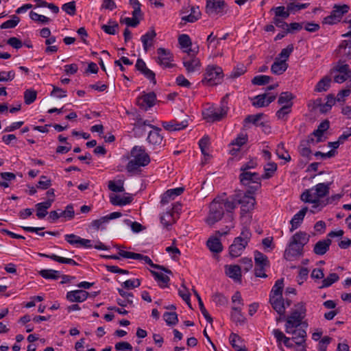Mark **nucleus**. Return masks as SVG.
<instances>
[{
	"label": "nucleus",
	"mask_w": 351,
	"mask_h": 351,
	"mask_svg": "<svg viewBox=\"0 0 351 351\" xmlns=\"http://www.w3.org/2000/svg\"><path fill=\"white\" fill-rule=\"evenodd\" d=\"M184 66L188 73H193L200 69L201 62L199 58L184 59Z\"/></svg>",
	"instance_id": "obj_30"
},
{
	"label": "nucleus",
	"mask_w": 351,
	"mask_h": 351,
	"mask_svg": "<svg viewBox=\"0 0 351 351\" xmlns=\"http://www.w3.org/2000/svg\"><path fill=\"white\" fill-rule=\"evenodd\" d=\"M231 227H226L224 231H216L215 235L211 236L206 242V245L208 249L213 253H219L223 250V245L220 241L219 237L227 234Z\"/></svg>",
	"instance_id": "obj_12"
},
{
	"label": "nucleus",
	"mask_w": 351,
	"mask_h": 351,
	"mask_svg": "<svg viewBox=\"0 0 351 351\" xmlns=\"http://www.w3.org/2000/svg\"><path fill=\"white\" fill-rule=\"evenodd\" d=\"M152 274L154 276L155 279L158 282V285L161 287H166L169 281V278L164 274L162 271H152Z\"/></svg>",
	"instance_id": "obj_44"
},
{
	"label": "nucleus",
	"mask_w": 351,
	"mask_h": 351,
	"mask_svg": "<svg viewBox=\"0 0 351 351\" xmlns=\"http://www.w3.org/2000/svg\"><path fill=\"white\" fill-rule=\"evenodd\" d=\"M312 145V143H308L307 141L306 142H302L300 147H299V152L300 154V155L304 157V158H306L307 159H311V145Z\"/></svg>",
	"instance_id": "obj_48"
},
{
	"label": "nucleus",
	"mask_w": 351,
	"mask_h": 351,
	"mask_svg": "<svg viewBox=\"0 0 351 351\" xmlns=\"http://www.w3.org/2000/svg\"><path fill=\"white\" fill-rule=\"evenodd\" d=\"M161 223L165 227H168L174 223V219L172 213L166 212L162 214L160 217Z\"/></svg>",
	"instance_id": "obj_61"
},
{
	"label": "nucleus",
	"mask_w": 351,
	"mask_h": 351,
	"mask_svg": "<svg viewBox=\"0 0 351 351\" xmlns=\"http://www.w3.org/2000/svg\"><path fill=\"white\" fill-rule=\"evenodd\" d=\"M330 73L333 75L334 82L338 84H342L351 77L349 65L341 61L334 64Z\"/></svg>",
	"instance_id": "obj_8"
},
{
	"label": "nucleus",
	"mask_w": 351,
	"mask_h": 351,
	"mask_svg": "<svg viewBox=\"0 0 351 351\" xmlns=\"http://www.w3.org/2000/svg\"><path fill=\"white\" fill-rule=\"evenodd\" d=\"M88 293L83 290H75L67 293L66 298L71 302H82L88 298Z\"/></svg>",
	"instance_id": "obj_27"
},
{
	"label": "nucleus",
	"mask_w": 351,
	"mask_h": 351,
	"mask_svg": "<svg viewBox=\"0 0 351 351\" xmlns=\"http://www.w3.org/2000/svg\"><path fill=\"white\" fill-rule=\"evenodd\" d=\"M254 261L256 267H269V265L267 256L258 251L254 252Z\"/></svg>",
	"instance_id": "obj_42"
},
{
	"label": "nucleus",
	"mask_w": 351,
	"mask_h": 351,
	"mask_svg": "<svg viewBox=\"0 0 351 351\" xmlns=\"http://www.w3.org/2000/svg\"><path fill=\"white\" fill-rule=\"evenodd\" d=\"M349 7L344 5H335L333 6L331 14L325 17L323 20V23L328 25H334L339 22L344 14L348 12Z\"/></svg>",
	"instance_id": "obj_13"
},
{
	"label": "nucleus",
	"mask_w": 351,
	"mask_h": 351,
	"mask_svg": "<svg viewBox=\"0 0 351 351\" xmlns=\"http://www.w3.org/2000/svg\"><path fill=\"white\" fill-rule=\"evenodd\" d=\"M227 108L223 106L209 105L202 112L203 118L207 122L219 121L226 117Z\"/></svg>",
	"instance_id": "obj_7"
},
{
	"label": "nucleus",
	"mask_w": 351,
	"mask_h": 351,
	"mask_svg": "<svg viewBox=\"0 0 351 351\" xmlns=\"http://www.w3.org/2000/svg\"><path fill=\"white\" fill-rule=\"evenodd\" d=\"M141 285V281L138 278L128 280L121 284L122 289H132L138 287Z\"/></svg>",
	"instance_id": "obj_58"
},
{
	"label": "nucleus",
	"mask_w": 351,
	"mask_h": 351,
	"mask_svg": "<svg viewBox=\"0 0 351 351\" xmlns=\"http://www.w3.org/2000/svg\"><path fill=\"white\" fill-rule=\"evenodd\" d=\"M141 17V13L134 14V12H132V18L126 17L124 19H121L120 22L121 23L126 24L128 26L134 27L138 25V23L140 22Z\"/></svg>",
	"instance_id": "obj_45"
},
{
	"label": "nucleus",
	"mask_w": 351,
	"mask_h": 351,
	"mask_svg": "<svg viewBox=\"0 0 351 351\" xmlns=\"http://www.w3.org/2000/svg\"><path fill=\"white\" fill-rule=\"evenodd\" d=\"M119 25L117 22L110 21L108 24L103 25L101 29L108 34L114 35L118 29Z\"/></svg>",
	"instance_id": "obj_52"
},
{
	"label": "nucleus",
	"mask_w": 351,
	"mask_h": 351,
	"mask_svg": "<svg viewBox=\"0 0 351 351\" xmlns=\"http://www.w3.org/2000/svg\"><path fill=\"white\" fill-rule=\"evenodd\" d=\"M276 99V95L264 93L253 98L252 105L256 108L267 106Z\"/></svg>",
	"instance_id": "obj_22"
},
{
	"label": "nucleus",
	"mask_w": 351,
	"mask_h": 351,
	"mask_svg": "<svg viewBox=\"0 0 351 351\" xmlns=\"http://www.w3.org/2000/svg\"><path fill=\"white\" fill-rule=\"evenodd\" d=\"M247 141V136L245 134H239L232 142L230 143L232 146H237V148H233L230 150L232 155L235 154L239 151L240 147L246 143Z\"/></svg>",
	"instance_id": "obj_40"
},
{
	"label": "nucleus",
	"mask_w": 351,
	"mask_h": 351,
	"mask_svg": "<svg viewBox=\"0 0 351 351\" xmlns=\"http://www.w3.org/2000/svg\"><path fill=\"white\" fill-rule=\"evenodd\" d=\"M153 130L150 131L148 134V142L154 145H159L162 142V136L160 134V130L156 127H152Z\"/></svg>",
	"instance_id": "obj_32"
},
{
	"label": "nucleus",
	"mask_w": 351,
	"mask_h": 351,
	"mask_svg": "<svg viewBox=\"0 0 351 351\" xmlns=\"http://www.w3.org/2000/svg\"><path fill=\"white\" fill-rule=\"evenodd\" d=\"M215 199H218L217 202L223 208V210L226 209L227 212L233 211L238 204L237 195L230 197H217Z\"/></svg>",
	"instance_id": "obj_21"
},
{
	"label": "nucleus",
	"mask_w": 351,
	"mask_h": 351,
	"mask_svg": "<svg viewBox=\"0 0 351 351\" xmlns=\"http://www.w3.org/2000/svg\"><path fill=\"white\" fill-rule=\"evenodd\" d=\"M288 68V64L281 60L275 59L274 62L271 66V72L275 75L282 74Z\"/></svg>",
	"instance_id": "obj_39"
},
{
	"label": "nucleus",
	"mask_w": 351,
	"mask_h": 351,
	"mask_svg": "<svg viewBox=\"0 0 351 351\" xmlns=\"http://www.w3.org/2000/svg\"><path fill=\"white\" fill-rule=\"evenodd\" d=\"M293 99V96L291 93L284 92L280 95L278 102L282 106H289V107L291 108L293 106V103L291 101Z\"/></svg>",
	"instance_id": "obj_43"
},
{
	"label": "nucleus",
	"mask_w": 351,
	"mask_h": 351,
	"mask_svg": "<svg viewBox=\"0 0 351 351\" xmlns=\"http://www.w3.org/2000/svg\"><path fill=\"white\" fill-rule=\"evenodd\" d=\"M332 82V78L330 76L326 75L323 77L315 85V91L321 93L325 92L328 90Z\"/></svg>",
	"instance_id": "obj_36"
},
{
	"label": "nucleus",
	"mask_w": 351,
	"mask_h": 351,
	"mask_svg": "<svg viewBox=\"0 0 351 351\" xmlns=\"http://www.w3.org/2000/svg\"><path fill=\"white\" fill-rule=\"evenodd\" d=\"M108 188L114 192H123L125 191L123 183L119 180L117 183L114 181L108 182Z\"/></svg>",
	"instance_id": "obj_62"
},
{
	"label": "nucleus",
	"mask_w": 351,
	"mask_h": 351,
	"mask_svg": "<svg viewBox=\"0 0 351 351\" xmlns=\"http://www.w3.org/2000/svg\"><path fill=\"white\" fill-rule=\"evenodd\" d=\"M276 154L279 158L283 159L286 162H289L291 160V156L288 152L285 149V145L282 143L278 144L277 146Z\"/></svg>",
	"instance_id": "obj_51"
},
{
	"label": "nucleus",
	"mask_w": 351,
	"mask_h": 351,
	"mask_svg": "<svg viewBox=\"0 0 351 351\" xmlns=\"http://www.w3.org/2000/svg\"><path fill=\"white\" fill-rule=\"evenodd\" d=\"M53 198L49 199L46 202L36 204V216L39 219H43L47 214V209L49 208L53 202Z\"/></svg>",
	"instance_id": "obj_31"
},
{
	"label": "nucleus",
	"mask_w": 351,
	"mask_h": 351,
	"mask_svg": "<svg viewBox=\"0 0 351 351\" xmlns=\"http://www.w3.org/2000/svg\"><path fill=\"white\" fill-rule=\"evenodd\" d=\"M308 211L307 207H304L299 212H298L293 218L291 219L290 223L291 225V228H290V231L293 232L294 230L297 229L302 222L304 220V216Z\"/></svg>",
	"instance_id": "obj_28"
},
{
	"label": "nucleus",
	"mask_w": 351,
	"mask_h": 351,
	"mask_svg": "<svg viewBox=\"0 0 351 351\" xmlns=\"http://www.w3.org/2000/svg\"><path fill=\"white\" fill-rule=\"evenodd\" d=\"M109 221L107 219V217H101L99 219L92 221L90 224V227L95 230L104 229L105 228V225Z\"/></svg>",
	"instance_id": "obj_50"
},
{
	"label": "nucleus",
	"mask_w": 351,
	"mask_h": 351,
	"mask_svg": "<svg viewBox=\"0 0 351 351\" xmlns=\"http://www.w3.org/2000/svg\"><path fill=\"white\" fill-rule=\"evenodd\" d=\"M163 317L168 325H175L178 321L177 314L174 312L165 313Z\"/></svg>",
	"instance_id": "obj_60"
},
{
	"label": "nucleus",
	"mask_w": 351,
	"mask_h": 351,
	"mask_svg": "<svg viewBox=\"0 0 351 351\" xmlns=\"http://www.w3.org/2000/svg\"><path fill=\"white\" fill-rule=\"evenodd\" d=\"M29 17L32 20L42 24H46L50 21V19L48 17L39 14L33 11L29 12Z\"/></svg>",
	"instance_id": "obj_57"
},
{
	"label": "nucleus",
	"mask_w": 351,
	"mask_h": 351,
	"mask_svg": "<svg viewBox=\"0 0 351 351\" xmlns=\"http://www.w3.org/2000/svg\"><path fill=\"white\" fill-rule=\"evenodd\" d=\"M37 97V92L32 89H27L24 93V101L27 105L33 103Z\"/></svg>",
	"instance_id": "obj_54"
},
{
	"label": "nucleus",
	"mask_w": 351,
	"mask_h": 351,
	"mask_svg": "<svg viewBox=\"0 0 351 351\" xmlns=\"http://www.w3.org/2000/svg\"><path fill=\"white\" fill-rule=\"evenodd\" d=\"M308 241V238L305 232H298L293 234L285 250V258L292 261L300 257L303 254V247Z\"/></svg>",
	"instance_id": "obj_2"
},
{
	"label": "nucleus",
	"mask_w": 351,
	"mask_h": 351,
	"mask_svg": "<svg viewBox=\"0 0 351 351\" xmlns=\"http://www.w3.org/2000/svg\"><path fill=\"white\" fill-rule=\"evenodd\" d=\"M271 79L272 78L268 75H256L252 80V83L254 85L263 86L269 84Z\"/></svg>",
	"instance_id": "obj_53"
},
{
	"label": "nucleus",
	"mask_w": 351,
	"mask_h": 351,
	"mask_svg": "<svg viewBox=\"0 0 351 351\" xmlns=\"http://www.w3.org/2000/svg\"><path fill=\"white\" fill-rule=\"evenodd\" d=\"M183 191H184V189L182 187H178V188L167 190L163 194L161 202L163 204L167 203L170 199H173L176 197L182 194Z\"/></svg>",
	"instance_id": "obj_37"
},
{
	"label": "nucleus",
	"mask_w": 351,
	"mask_h": 351,
	"mask_svg": "<svg viewBox=\"0 0 351 351\" xmlns=\"http://www.w3.org/2000/svg\"><path fill=\"white\" fill-rule=\"evenodd\" d=\"M224 0H206V12L210 16H221L226 13Z\"/></svg>",
	"instance_id": "obj_11"
},
{
	"label": "nucleus",
	"mask_w": 351,
	"mask_h": 351,
	"mask_svg": "<svg viewBox=\"0 0 351 351\" xmlns=\"http://www.w3.org/2000/svg\"><path fill=\"white\" fill-rule=\"evenodd\" d=\"M121 298H117V304L122 307H132L134 295L132 293L125 291L123 289H118Z\"/></svg>",
	"instance_id": "obj_24"
},
{
	"label": "nucleus",
	"mask_w": 351,
	"mask_h": 351,
	"mask_svg": "<svg viewBox=\"0 0 351 351\" xmlns=\"http://www.w3.org/2000/svg\"><path fill=\"white\" fill-rule=\"evenodd\" d=\"M39 274L46 279H57L59 277V271L53 269H43Z\"/></svg>",
	"instance_id": "obj_56"
},
{
	"label": "nucleus",
	"mask_w": 351,
	"mask_h": 351,
	"mask_svg": "<svg viewBox=\"0 0 351 351\" xmlns=\"http://www.w3.org/2000/svg\"><path fill=\"white\" fill-rule=\"evenodd\" d=\"M241 309L240 306L232 308L231 319L237 325L243 324L245 322V318L241 313Z\"/></svg>",
	"instance_id": "obj_38"
},
{
	"label": "nucleus",
	"mask_w": 351,
	"mask_h": 351,
	"mask_svg": "<svg viewBox=\"0 0 351 351\" xmlns=\"http://www.w3.org/2000/svg\"><path fill=\"white\" fill-rule=\"evenodd\" d=\"M156 96L154 93H149L138 97L136 100V104L138 106L144 110H147L155 104Z\"/></svg>",
	"instance_id": "obj_20"
},
{
	"label": "nucleus",
	"mask_w": 351,
	"mask_h": 351,
	"mask_svg": "<svg viewBox=\"0 0 351 351\" xmlns=\"http://www.w3.org/2000/svg\"><path fill=\"white\" fill-rule=\"evenodd\" d=\"M324 133L319 130H316L313 133L308 137L307 140L308 143H312L313 145L324 141Z\"/></svg>",
	"instance_id": "obj_49"
},
{
	"label": "nucleus",
	"mask_w": 351,
	"mask_h": 351,
	"mask_svg": "<svg viewBox=\"0 0 351 351\" xmlns=\"http://www.w3.org/2000/svg\"><path fill=\"white\" fill-rule=\"evenodd\" d=\"M284 288V282L283 279H279L278 280L274 287H272L271 293H270V298H275L278 297H280L282 295V291Z\"/></svg>",
	"instance_id": "obj_41"
},
{
	"label": "nucleus",
	"mask_w": 351,
	"mask_h": 351,
	"mask_svg": "<svg viewBox=\"0 0 351 351\" xmlns=\"http://www.w3.org/2000/svg\"><path fill=\"white\" fill-rule=\"evenodd\" d=\"M293 51V45H288L286 48L282 49L278 56L276 58V59L278 60H281L283 62H287L288 60L291 53Z\"/></svg>",
	"instance_id": "obj_47"
},
{
	"label": "nucleus",
	"mask_w": 351,
	"mask_h": 351,
	"mask_svg": "<svg viewBox=\"0 0 351 351\" xmlns=\"http://www.w3.org/2000/svg\"><path fill=\"white\" fill-rule=\"evenodd\" d=\"M208 49L213 51L219 45L220 39H218L216 36L212 32L207 38L206 40Z\"/></svg>",
	"instance_id": "obj_55"
},
{
	"label": "nucleus",
	"mask_w": 351,
	"mask_h": 351,
	"mask_svg": "<svg viewBox=\"0 0 351 351\" xmlns=\"http://www.w3.org/2000/svg\"><path fill=\"white\" fill-rule=\"evenodd\" d=\"M187 125H188V122L186 120L182 121L181 122H179L176 120H173V121H171L169 122H163L162 123L163 128L165 130L170 131V132L182 130V129L186 128Z\"/></svg>",
	"instance_id": "obj_29"
},
{
	"label": "nucleus",
	"mask_w": 351,
	"mask_h": 351,
	"mask_svg": "<svg viewBox=\"0 0 351 351\" xmlns=\"http://www.w3.org/2000/svg\"><path fill=\"white\" fill-rule=\"evenodd\" d=\"M133 198L130 194L126 195H120L112 194L110 195V202L114 206H125L132 202Z\"/></svg>",
	"instance_id": "obj_25"
},
{
	"label": "nucleus",
	"mask_w": 351,
	"mask_h": 351,
	"mask_svg": "<svg viewBox=\"0 0 351 351\" xmlns=\"http://www.w3.org/2000/svg\"><path fill=\"white\" fill-rule=\"evenodd\" d=\"M217 201L218 199H214L210 204L208 216L205 219L206 223L210 226L220 221L224 214L223 208H221Z\"/></svg>",
	"instance_id": "obj_9"
},
{
	"label": "nucleus",
	"mask_w": 351,
	"mask_h": 351,
	"mask_svg": "<svg viewBox=\"0 0 351 351\" xmlns=\"http://www.w3.org/2000/svg\"><path fill=\"white\" fill-rule=\"evenodd\" d=\"M65 240L71 245H76L77 247H82L84 248H91L93 242L90 239H82L79 236L74 234H66L64 236Z\"/></svg>",
	"instance_id": "obj_18"
},
{
	"label": "nucleus",
	"mask_w": 351,
	"mask_h": 351,
	"mask_svg": "<svg viewBox=\"0 0 351 351\" xmlns=\"http://www.w3.org/2000/svg\"><path fill=\"white\" fill-rule=\"evenodd\" d=\"M347 48H348L349 49H351V39L342 40L340 45H339L337 51L340 55L345 56L349 53L346 51Z\"/></svg>",
	"instance_id": "obj_59"
},
{
	"label": "nucleus",
	"mask_w": 351,
	"mask_h": 351,
	"mask_svg": "<svg viewBox=\"0 0 351 351\" xmlns=\"http://www.w3.org/2000/svg\"><path fill=\"white\" fill-rule=\"evenodd\" d=\"M240 182L243 185L249 186L251 183L256 185L251 189L253 191L258 190L261 187V177L257 173L251 171H242L239 176Z\"/></svg>",
	"instance_id": "obj_15"
},
{
	"label": "nucleus",
	"mask_w": 351,
	"mask_h": 351,
	"mask_svg": "<svg viewBox=\"0 0 351 351\" xmlns=\"http://www.w3.org/2000/svg\"><path fill=\"white\" fill-rule=\"evenodd\" d=\"M178 43L183 52L189 56H195L199 52V47H192V42L189 35L181 34L178 37Z\"/></svg>",
	"instance_id": "obj_16"
},
{
	"label": "nucleus",
	"mask_w": 351,
	"mask_h": 351,
	"mask_svg": "<svg viewBox=\"0 0 351 351\" xmlns=\"http://www.w3.org/2000/svg\"><path fill=\"white\" fill-rule=\"evenodd\" d=\"M269 302L273 308L280 315L278 321L284 319L287 308L289 307L291 301L288 298H284L283 296L269 299Z\"/></svg>",
	"instance_id": "obj_14"
},
{
	"label": "nucleus",
	"mask_w": 351,
	"mask_h": 351,
	"mask_svg": "<svg viewBox=\"0 0 351 351\" xmlns=\"http://www.w3.org/2000/svg\"><path fill=\"white\" fill-rule=\"evenodd\" d=\"M285 332L291 335V341L295 346L306 344V332L302 328H291V331L285 330Z\"/></svg>",
	"instance_id": "obj_19"
},
{
	"label": "nucleus",
	"mask_w": 351,
	"mask_h": 351,
	"mask_svg": "<svg viewBox=\"0 0 351 351\" xmlns=\"http://www.w3.org/2000/svg\"><path fill=\"white\" fill-rule=\"evenodd\" d=\"M157 62L160 66L165 68H170L173 66L172 64L173 56L169 51L164 48H159L157 50Z\"/></svg>",
	"instance_id": "obj_17"
},
{
	"label": "nucleus",
	"mask_w": 351,
	"mask_h": 351,
	"mask_svg": "<svg viewBox=\"0 0 351 351\" xmlns=\"http://www.w3.org/2000/svg\"><path fill=\"white\" fill-rule=\"evenodd\" d=\"M330 244V239L319 241L315 245L313 252L317 255H323L328 250Z\"/></svg>",
	"instance_id": "obj_33"
},
{
	"label": "nucleus",
	"mask_w": 351,
	"mask_h": 351,
	"mask_svg": "<svg viewBox=\"0 0 351 351\" xmlns=\"http://www.w3.org/2000/svg\"><path fill=\"white\" fill-rule=\"evenodd\" d=\"M136 69L140 71L148 80L153 82L154 84L156 83L155 78V73L149 69L145 62L141 60L138 59L136 63Z\"/></svg>",
	"instance_id": "obj_26"
},
{
	"label": "nucleus",
	"mask_w": 351,
	"mask_h": 351,
	"mask_svg": "<svg viewBox=\"0 0 351 351\" xmlns=\"http://www.w3.org/2000/svg\"><path fill=\"white\" fill-rule=\"evenodd\" d=\"M132 159L127 165V170L130 172L137 170L141 167L147 165L150 158L145 149L141 146H135L131 151Z\"/></svg>",
	"instance_id": "obj_3"
},
{
	"label": "nucleus",
	"mask_w": 351,
	"mask_h": 351,
	"mask_svg": "<svg viewBox=\"0 0 351 351\" xmlns=\"http://www.w3.org/2000/svg\"><path fill=\"white\" fill-rule=\"evenodd\" d=\"M156 34L155 31L152 29L149 30L145 34L141 36V41L143 43V48L145 51L153 45V40L156 37Z\"/></svg>",
	"instance_id": "obj_35"
},
{
	"label": "nucleus",
	"mask_w": 351,
	"mask_h": 351,
	"mask_svg": "<svg viewBox=\"0 0 351 351\" xmlns=\"http://www.w3.org/2000/svg\"><path fill=\"white\" fill-rule=\"evenodd\" d=\"M226 275L235 282L241 281V269L237 265H226L224 266Z\"/></svg>",
	"instance_id": "obj_23"
},
{
	"label": "nucleus",
	"mask_w": 351,
	"mask_h": 351,
	"mask_svg": "<svg viewBox=\"0 0 351 351\" xmlns=\"http://www.w3.org/2000/svg\"><path fill=\"white\" fill-rule=\"evenodd\" d=\"M330 184L319 183L311 189L305 190L300 199L305 203L312 204L311 212L317 213L329 204V199H323L329 193Z\"/></svg>",
	"instance_id": "obj_1"
},
{
	"label": "nucleus",
	"mask_w": 351,
	"mask_h": 351,
	"mask_svg": "<svg viewBox=\"0 0 351 351\" xmlns=\"http://www.w3.org/2000/svg\"><path fill=\"white\" fill-rule=\"evenodd\" d=\"M62 9L66 14H68L71 16L75 15V12H76V7H75V1H71V2L63 4L62 6Z\"/></svg>",
	"instance_id": "obj_63"
},
{
	"label": "nucleus",
	"mask_w": 351,
	"mask_h": 351,
	"mask_svg": "<svg viewBox=\"0 0 351 351\" xmlns=\"http://www.w3.org/2000/svg\"><path fill=\"white\" fill-rule=\"evenodd\" d=\"M223 76V70L220 66L215 64L208 65L202 82L209 86L217 85L221 83Z\"/></svg>",
	"instance_id": "obj_6"
},
{
	"label": "nucleus",
	"mask_w": 351,
	"mask_h": 351,
	"mask_svg": "<svg viewBox=\"0 0 351 351\" xmlns=\"http://www.w3.org/2000/svg\"><path fill=\"white\" fill-rule=\"evenodd\" d=\"M306 308L303 302L298 303L286 319L285 330L291 331V328H298L302 324L303 319L306 317Z\"/></svg>",
	"instance_id": "obj_5"
},
{
	"label": "nucleus",
	"mask_w": 351,
	"mask_h": 351,
	"mask_svg": "<svg viewBox=\"0 0 351 351\" xmlns=\"http://www.w3.org/2000/svg\"><path fill=\"white\" fill-rule=\"evenodd\" d=\"M246 67L244 65H238L235 68H234V69L230 73V77L233 79L237 78L241 75H243L246 72Z\"/></svg>",
	"instance_id": "obj_64"
},
{
	"label": "nucleus",
	"mask_w": 351,
	"mask_h": 351,
	"mask_svg": "<svg viewBox=\"0 0 351 351\" xmlns=\"http://www.w3.org/2000/svg\"><path fill=\"white\" fill-rule=\"evenodd\" d=\"M265 173L262 176L263 179L271 178L277 170V165L275 162H269L264 167Z\"/></svg>",
	"instance_id": "obj_46"
},
{
	"label": "nucleus",
	"mask_w": 351,
	"mask_h": 351,
	"mask_svg": "<svg viewBox=\"0 0 351 351\" xmlns=\"http://www.w3.org/2000/svg\"><path fill=\"white\" fill-rule=\"evenodd\" d=\"M271 10L274 12L275 16L287 19L290 14V12L293 11V3L289 4L287 9L284 6H278L273 8Z\"/></svg>",
	"instance_id": "obj_34"
},
{
	"label": "nucleus",
	"mask_w": 351,
	"mask_h": 351,
	"mask_svg": "<svg viewBox=\"0 0 351 351\" xmlns=\"http://www.w3.org/2000/svg\"><path fill=\"white\" fill-rule=\"evenodd\" d=\"M252 237V233L247 228H243L239 237L234 239L232 244L229 247L230 255L233 258L241 256L247 245Z\"/></svg>",
	"instance_id": "obj_4"
},
{
	"label": "nucleus",
	"mask_w": 351,
	"mask_h": 351,
	"mask_svg": "<svg viewBox=\"0 0 351 351\" xmlns=\"http://www.w3.org/2000/svg\"><path fill=\"white\" fill-rule=\"evenodd\" d=\"M253 191H249L241 194H237V202L241 204V214L243 216L245 214L252 211L256 204V199L252 195Z\"/></svg>",
	"instance_id": "obj_10"
}]
</instances>
